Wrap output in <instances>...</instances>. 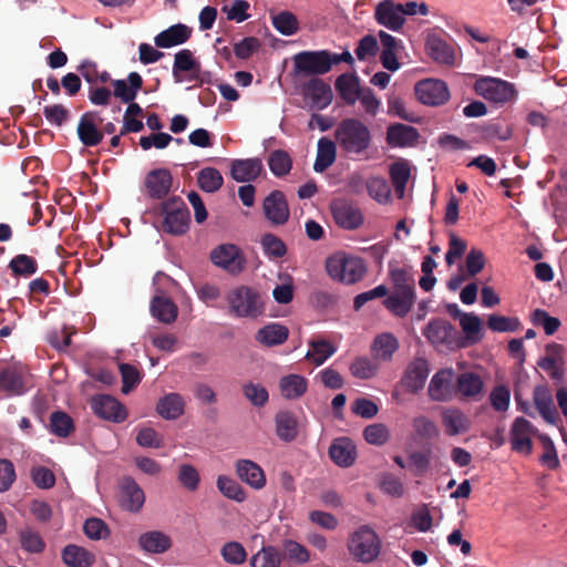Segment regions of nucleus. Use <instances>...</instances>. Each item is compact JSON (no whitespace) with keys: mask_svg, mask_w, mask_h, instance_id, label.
I'll use <instances>...</instances> for the list:
<instances>
[{"mask_svg":"<svg viewBox=\"0 0 567 567\" xmlns=\"http://www.w3.org/2000/svg\"><path fill=\"white\" fill-rule=\"evenodd\" d=\"M389 277L393 285V292L386 297L383 305L390 312L403 318L412 310L416 300L413 268L389 264Z\"/></svg>","mask_w":567,"mask_h":567,"instance_id":"nucleus-1","label":"nucleus"},{"mask_svg":"<svg viewBox=\"0 0 567 567\" xmlns=\"http://www.w3.org/2000/svg\"><path fill=\"white\" fill-rule=\"evenodd\" d=\"M333 136L341 153L350 157L365 155L373 141L369 126L357 117L341 120Z\"/></svg>","mask_w":567,"mask_h":567,"instance_id":"nucleus-2","label":"nucleus"},{"mask_svg":"<svg viewBox=\"0 0 567 567\" xmlns=\"http://www.w3.org/2000/svg\"><path fill=\"white\" fill-rule=\"evenodd\" d=\"M226 299L229 312L237 318L256 319L265 312L264 295L254 287L237 286L228 292Z\"/></svg>","mask_w":567,"mask_h":567,"instance_id":"nucleus-3","label":"nucleus"},{"mask_svg":"<svg viewBox=\"0 0 567 567\" xmlns=\"http://www.w3.org/2000/svg\"><path fill=\"white\" fill-rule=\"evenodd\" d=\"M326 270L332 279L353 285L363 279L367 265L361 257L340 251L327 258Z\"/></svg>","mask_w":567,"mask_h":567,"instance_id":"nucleus-4","label":"nucleus"},{"mask_svg":"<svg viewBox=\"0 0 567 567\" xmlns=\"http://www.w3.org/2000/svg\"><path fill=\"white\" fill-rule=\"evenodd\" d=\"M348 549L354 560L369 564L379 557L381 539L370 526L362 525L350 536Z\"/></svg>","mask_w":567,"mask_h":567,"instance_id":"nucleus-5","label":"nucleus"},{"mask_svg":"<svg viewBox=\"0 0 567 567\" xmlns=\"http://www.w3.org/2000/svg\"><path fill=\"white\" fill-rule=\"evenodd\" d=\"M163 216L162 229L164 233L179 236L189 228L190 213L185 202L179 196H172L159 206Z\"/></svg>","mask_w":567,"mask_h":567,"instance_id":"nucleus-6","label":"nucleus"},{"mask_svg":"<svg viewBox=\"0 0 567 567\" xmlns=\"http://www.w3.org/2000/svg\"><path fill=\"white\" fill-rule=\"evenodd\" d=\"M429 342L442 350H456L466 347L455 327L445 319H432L423 331Z\"/></svg>","mask_w":567,"mask_h":567,"instance_id":"nucleus-7","label":"nucleus"},{"mask_svg":"<svg viewBox=\"0 0 567 567\" xmlns=\"http://www.w3.org/2000/svg\"><path fill=\"white\" fill-rule=\"evenodd\" d=\"M332 69L330 51H301L293 56L295 73L301 76L318 78Z\"/></svg>","mask_w":567,"mask_h":567,"instance_id":"nucleus-8","label":"nucleus"},{"mask_svg":"<svg viewBox=\"0 0 567 567\" xmlns=\"http://www.w3.org/2000/svg\"><path fill=\"white\" fill-rule=\"evenodd\" d=\"M474 89L485 100L501 105L512 102L516 96L514 84L498 78L482 76L476 80Z\"/></svg>","mask_w":567,"mask_h":567,"instance_id":"nucleus-9","label":"nucleus"},{"mask_svg":"<svg viewBox=\"0 0 567 567\" xmlns=\"http://www.w3.org/2000/svg\"><path fill=\"white\" fill-rule=\"evenodd\" d=\"M210 260L215 266L234 276L243 272L246 265L243 251L234 244H221L215 247L210 251Z\"/></svg>","mask_w":567,"mask_h":567,"instance_id":"nucleus-10","label":"nucleus"},{"mask_svg":"<svg viewBox=\"0 0 567 567\" xmlns=\"http://www.w3.org/2000/svg\"><path fill=\"white\" fill-rule=\"evenodd\" d=\"M416 99L424 105L441 106L450 100L447 84L437 79H424L415 83Z\"/></svg>","mask_w":567,"mask_h":567,"instance_id":"nucleus-11","label":"nucleus"},{"mask_svg":"<svg viewBox=\"0 0 567 567\" xmlns=\"http://www.w3.org/2000/svg\"><path fill=\"white\" fill-rule=\"evenodd\" d=\"M262 212L266 219L271 225H285L290 216V209L285 194L281 190H272L262 202Z\"/></svg>","mask_w":567,"mask_h":567,"instance_id":"nucleus-12","label":"nucleus"},{"mask_svg":"<svg viewBox=\"0 0 567 567\" xmlns=\"http://www.w3.org/2000/svg\"><path fill=\"white\" fill-rule=\"evenodd\" d=\"M120 506L131 513H138L144 503L145 494L136 481L131 476H124L118 483Z\"/></svg>","mask_w":567,"mask_h":567,"instance_id":"nucleus-13","label":"nucleus"},{"mask_svg":"<svg viewBox=\"0 0 567 567\" xmlns=\"http://www.w3.org/2000/svg\"><path fill=\"white\" fill-rule=\"evenodd\" d=\"M374 18L380 25L395 32L400 31L405 23L402 3H395L392 0L379 2L374 11Z\"/></svg>","mask_w":567,"mask_h":567,"instance_id":"nucleus-14","label":"nucleus"},{"mask_svg":"<svg viewBox=\"0 0 567 567\" xmlns=\"http://www.w3.org/2000/svg\"><path fill=\"white\" fill-rule=\"evenodd\" d=\"M331 212L337 225L344 229H357L363 223V216L358 206L347 200H334Z\"/></svg>","mask_w":567,"mask_h":567,"instance_id":"nucleus-15","label":"nucleus"},{"mask_svg":"<svg viewBox=\"0 0 567 567\" xmlns=\"http://www.w3.org/2000/svg\"><path fill=\"white\" fill-rule=\"evenodd\" d=\"M484 382L474 372H462L457 375L454 385V394L461 400L477 401L483 394Z\"/></svg>","mask_w":567,"mask_h":567,"instance_id":"nucleus-16","label":"nucleus"},{"mask_svg":"<svg viewBox=\"0 0 567 567\" xmlns=\"http://www.w3.org/2000/svg\"><path fill=\"white\" fill-rule=\"evenodd\" d=\"M144 185L147 195L153 199H163L171 192L173 176L167 168H155L146 174Z\"/></svg>","mask_w":567,"mask_h":567,"instance_id":"nucleus-17","label":"nucleus"},{"mask_svg":"<svg viewBox=\"0 0 567 567\" xmlns=\"http://www.w3.org/2000/svg\"><path fill=\"white\" fill-rule=\"evenodd\" d=\"M303 95L311 102V107L321 111L332 102V90L329 84L319 78H311L303 85Z\"/></svg>","mask_w":567,"mask_h":567,"instance_id":"nucleus-18","label":"nucleus"},{"mask_svg":"<svg viewBox=\"0 0 567 567\" xmlns=\"http://www.w3.org/2000/svg\"><path fill=\"white\" fill-rule=\"evenodd\" d=\"M92 409L100 417L121 423L126 417L125 406L111 395H100L92 400Z\"/></svg>","mask_w":567,"mask_h":567,"instance_id":"nucleus-19","label":"nucleus"},{"mask_svg":"<svg viewBox=\"0 0 567 567\" xmlns=\"http://www.w3.org/2000/svg\"><path fill=\"white\" fill-rule=\"evenodd\" d=\"M150 311L157 321L166 324L175 322L178 316L176 303L159 289L151 300Z\"/></svg>","mask_w":567,"mask_h":567,"instance_id":"nucleus-20","label":"nucleus"},{"mask_svg":"<svg viewBox=\"0 0 567 567\" xmlns=\"http://www.w3.org/2000/svg\"><path fill=\"white\" fill-rule=\"evenodd\" d=\"M96 116L97 113L93 111L83 113L76 127L79 140L86 147L96 146L103 140V132L95 123Z\"/></svg>","mask_w":567,"mask_h":567,"instance_id":"nucleus-21","label":"nucleus"},{"mask_svg":"<svg viewBox=\"0 0 567 567\" xmlns=\"http://www.w3.org/2000/svg\"><path fill=\"white\" fill-rule=\"evenodd\" d=\"M262 168V163L257 157L233 159L230 163V176L236 182L249 183L259 177Z\"/></svg>","mask_w":567,"mask_h":567,"instance_id":"nucleus-22","label":"nucleus"},{"mask_svg":"<svg viewBox=\"0 0 567 567\" xmlns=\"http://www.w3.org/2000/svg\"><path fill=\"white\" fill-rule=\"evenodd\" d=\"M329 455L338 466L350 467L357 460V447L349 437H338L329 447Z\"/></svg>","mask_w":567,"mask_h":567,"instance_id":"nucleus-23","label":"nucleus"},{"mask_svg":"<svg viewBox=\"0 0 567 567\" xmlns=\"http://www.w3.org/2000/svg\"><path fill=\"white\" fill-rule=\"evenodd\" d=\"M113 95L123 103L133 102L143 86V79L137 72H131L126 80H112Z\"/></svg>","mask_w":567,"mask_h":567,"instance_id":"nucleus-24","label":"nucleus"},{"mask_svg":"<svg viewBox=\"0 0 567 567\" xmlns=\"http://www.w3.org/2000/svg\"><path fill=\"white\" fill-rule=\"evenodd\" d=\"M238 477L255 489H261L266 485L264 470L250 460H239L236 463Z\"/></svg>","mask_w":567,"mask_h":567,"instance_id":"nucleus-25","label":"nucleus"},{"mask_svg":"<svg viewBox=\"0 0 567 567\" xmlns=\"http://www.w3.org/2000/svg\"><path fill=\"white\" fill-rule=\"evenodd\" d=\"M429 363L424 358H415L406 368L403 384L411 391L423 388L429 377Z\"/></svg>","mask_w":567,"mask_h":567,"instance_id":"nucleus-26","label":"nucleus"},{"mask_svg":"<svg viewBox=\"0 0 567 567\" xmlns=\"http://www.w3.org/2000/svg\"><path fill=\"white\" fill-rule=\"evenodd\" d=\"M453 378L452 369H442L437 371L429 385V393L435 401H446L454 393L451 382Z\"/></svg>","mask_w":567,"mask_h":567,"instance_id":"nucleus-27","label":"nucleus"},{"mask_svg":"<svg viewBox=\"0 0 567 567\" xmlns=\"http://www.w3.org/2000/svg\"><path fill=\"white\" fill-rule=\"evenodd\" d=\"M190 35V28L185 24L177 23L159 32L155 37L154 42L157 48H172L187 42Z\"/></svg>","mask_w":567,"mask_h":567,"instance_id":"nucleus-28","label":"nucleus"},{"mask_svg":"<svg viewBox=\"0 0 567 567\" xmlns=\"http://www.w3.org/2000/svg\"><path fill=\"white\" fill-rule=\"evenodd\" d=\"M533 399L543 419L548 423H554L557 417V410L550 390L546 385H537L534 389Z\"/></svg>","mask_w":567,"mask_h":567,"instance_id":"nucleus-29","label":"nucleus"},{"mask_svg":"<svg viewBox=\"0 0 567 567\" xmlns=\"http://www.w3.org/2000/svg\"><path fill=\"white\" fill-rule=\"evenodd\" d=\"M337 141H331L328 137H321L317 145V156L313 164V169L317 173H323L329 168L337 158Z\"/></svg>","mask_w":567,"mask_h":567,"instance_id":"nucleus-30","label":"nucleus"},{"mask_svg":"<svg viewBox=\"0 0 567 567\" xmlns=\"http://www.w3.org/2000/svg\"><path fill=\"white\" fill-rule=\"evenodd\" d=\"M336 90L341 99L348 105H353L362 91L359 84V78L355 74L343 73L339 75L334 83Z\"/></svg>","mask_w":567,"mask_h":567,"instance_id":"nucleus-31","label":"nucleus"},{"mask_svg":"<svg viewBox=\"0 0 567 567\" xmlns=\"http://www.w3.org/2000/svg\"><path fill=\"white\" fill-rule=\"evenodd\" d=\"M419 138V132L415 127L404 124H393L388 127L386 143L391 146L412 145Z\"/></svg>","mask_w":567,"mask_h":567,"instance_id":"nucleus-32","label":"nucleus"},{"mask_svg":"<svg viewBox=\"0 0 567 567\" xmlns=\"http://www.w3.org/2000/svg\"><path fill=\"white\" fill-rule=\"evenodd\" d=\"M0 390L9 395H20L25 391L22 371L17 367H8L0 371Z\"/></svg>","mask_w":567,"mask_h":567,"instance_id":"nucleus-33","label":"nucleus"},{"mask_svg":"<svg viewBox=\"0 0 567 567\" xmlns=\"http://www.w3.org/2000/svg\"><path fill=\"white\" fill-rule=\"evenodd\" d=\"M288 336L287 327L279 323H269L257 331L255 339L265 347H275L286 342Z\"/></svg>","mask_w":567,"mask_h":567,"instance_id":"nucleus-34","label":"nucleus"},{"mask_svg":"<svg viewBox=\"0 0 567 567\" xmlns=\"http://www.w3.org/2000/svg\"><path fill=\"white\" fill-rule=\"evenodd\" d=\"M279 389L285 399L296 400L307 392L308 381L300 374H288L280 379Z\"/></svg>","mask_w":567,"mask_h":567,"instance_id":"nucleus-35","label":"nucleus"},{"mask_svg":"<svg viewBox=\"0 0 567 567\" xmlns=\"http://www.w3.org/2000/svg\"><path fill=\"white\" fill-rule=\"evenodd\" d=\"M62 560L69 567H91L95 557L84 547L70 544L62 550Z\"/></svg>","mask_w":567,"mask_h":567,"instance_id":"nucleus-36","label":"nucleus"},{"mask_svg":"<svg viewBox=\"0 0 567 567\" xmlns=\"http://www.w3.org/2000/svg\"><path fill=\"white\" fill-rule=\"evenodd\" d=\"M399 348V341L392 333H381L375 337L371 353L374 359L389 361Z\"/></svg>","mask_w":567,"mask_h":567,"instance_id":"nucleus-37","label":"nucleus"},{"mask_svg":"<svg viewBox=\"0 0 567 567\" xmlns=\"http://www.w3.org/2000/svg\"><path fill=\"white\" fill-rule=\"evenodd\" d=\"M430 56L441 63L452 65L455 60L454 49L439 37H430L426 43Z\"/></svg>","mask_w":567,"mask_h":567,"instance_id":"nucleus-38","label":"nucleus"},{"mask_svg":"<svg viewBox=\"0 0 567 567\" xmlns=\"http://www.w3.org/2000/svg\"><path fill=\"white\" fill-rule=\"evenodd\" d=\"M185 401L178 393H169L162 398L156 406L157 412L167 420H175L184 413Z\"/></svg>","mask_w":567,"mask_h":567,"instance_id":"nucleus-39","label":"nucleus"},{"mask_svg":"<svg viewBox=\"0 0 567 567\" xmlns=\"http://www.w3.org/2000/svg\"><path fill=\"white\" fill-rule=\"evenodd\" d=\"M309 348L305 358L317 367L323 364L326 360L332 357L337 351V348L324 339H311L309 341Z\"/></svg>","mask_w":567,"mask_h":567,"instance_id":"nucleus-40","label":"nucleus"},{"mask_svg":"<svg viewBox=\"0 0 567 567\" xmlns=\"http://www.w3.org/2000/svg\"><path fill=\"white\" fill-rule=\"evenodd\" d=\"M140 546L148 553H164L171 545V538L162 532H147L140 536Z\"/></svg>","mask_w":567,"mask_h":567,"instance_id":"nucleus-41","label":"nucleus"},{"mask_svg":"<svg viewBox=\"0 0 567 567\" xmlns=\"http://www.w3.org/2000/svg\"><path fill=\"white\" fill-rule=\"evenodd\" d=\"M460 326L465 334V337L462 338L466 342V347L482 340V321L477 315L473 312L464 315L463 318H461Z\"/></svg>","mask_w":567,"mask_h":567,"instance_id":"nucleus-42","label":"nucleus"},{"mask_svg":"<svg viewBox=\"0 0 567 567\" xmlns=\"http://www.w3.org/2000/svg\"><path fill=\"white\" fill-rule=\"evenodd\" d=\"M21 548L29 554H41L45 549V542L38 530L27 526L19 530Z\"/></svg>","mask_w":567,"mask_h":567,"instance_id":"nucleus-43","label":"nucleus"},{"mask_svg":"<svg viewBox=\"0 0 567 567\" xmlns=\"http://www.w3.org/2000/svg\"><path fill=\"white\" fill-rule=\"evenodd\" d=\"M197 184L202 190L215 193L221 188L224 178L217 168L205 167L197 174Z\"/></svg>","mask_w":567,"mask_h":567,"instance_id":"nucleus-44","label":"nucleus"},{"mask_svg":"<svg viewBox=\"0 0 567 567\" xmlns=\"http://www.w3.org/2000/svg\"><path fill=\"white\" fill-rule=\"evenodd\" d=\"M533 427H511L512 449L518 453L529 454L532 452V436L536 435Z\"/></svg>","mask_w":567,"mask_h":567,"instance_id":"nucleus-45","label":"nucleus"},{"mask_svg":"<svg viewBox=\"0 0 567 567\" xmlns=\"http://www.w3.org/2000/svg\"><path fill=\"white\" fill-rule=\"evenodd\" d=\"M563 347L558 343H549L546 346V353L547 355L545 358H542L538 361V365L546 371L550 378L559 380L563 375L561 370L558 367V360L555 357V354H558L561 351Z\"/></svg>","mask_w":567,"mask_h":567,"instance_id":"nucleus-46","label":"nucleus"},{"mask_svg":"<svg viewBox=\"0 0 567 567\" xmlns=\"http://www.w3.org/2000/svg\"><path fill=\"white\" fill-rule=\"evenodd\" d=\"M216 484L219 492L229 499L241 503L247 497L245 489L234 478L220 475L218 476Z\"/></svg>","mask_w":567,"mask_h":567,"instance_id":"nucleus-47","label":"nucleus"},{"mask_svg":"<svg viewBox=\"0 0 567 567\" xmlns=\"http://www.w3.org/2000/svg\"><path fill=\"white\" fill-rule=\"evenodd\" d=\"M280 553L274 546H264L250 558L251 567H280Z\"/></svg>","mask_w":567,"mask_h":567,"instance_id":"nucleus-48","label":"nucleus"},{"mask_svg":"<svg viewBox=\"0 0 567 567\" xmlns=\"http://www.w3.org/2000/svg\"><path fill=\"white\" fill-rule=\"evenodd\" d=\"M274 28L282 35H292L299 30V21L290 11H281L271 17Z\"/></svg>","mask_w":567,"mask_h":567,"instance_id":"nucleus-49","label":"nucleus"},{"mask_svg":"<svg viewBox=\"0 0 567 567\" xmlns=\"http://www.w3.org/2000/svg\"><path fill=\"white\" fill-rule=\"evenodd\" d=\"M9 268L14 276L30 277L38 271V262L33 257L20 254L10 260Z\"/></svg>","mask_w":567,"mask_h":567,"instance_id":"nucleus-50","label":"nucleus"},{"mask_svg":"<svg viewBox=\"0 0 567 567\" xmlns=\"http://www.w3.org/2000/svg\"><path fill=\"white\" fill-rule=\"evenodd\" d=\"M268 165L275 176L282 177L290 172L292 159L286 151L276 150L270 154Z\"/></svg>","mask_w":567,"mask_h":567,"instance_id":"nucleus-51","label":"nucleus"},{"mask_svg":"<svg viewBox=\"0 0 567 567\" xmlns=\"http://www.w3.org/2000/svg\"><path fill=\"white\" fill-rule=\"evenodd\" d=\"M197 68V60L188 49H183L175 54L173 75L176 82H181V72H187Z\"/></svg>","mask_w":567,"mask_h":567,"instance_id":"nucleus-52","label":"nucleus"},{"mask_svg":"<svg viewBox=\"0 0 567 567\" xmlns=\"http://www.w3.org/2000/svg\"><path fill=\"white\" fill-rule=\"evenodd\" d=\"M537 439L539 440L543 447V454L539 458L540 463L549 470L558 468L559 460L551 439L546 434H537Z\"/></svg>","mask_w":567,"mask_h":567,"instance_id":"nucleus-53","label":"nucleus"},{"mask_svg":"<svg viewBox=\"0 0 567 567\" xmlns=\"http://www.w3.org/2000/svg\"><path fill=\"white\" fill-rule=\"evenodd\" d=\"M177 480L183 487L189 492H195L200 483V476L195 466L182 464L178 467Z\"/></svg>","mask_w":567,"mask_h":567,"instance_id":"nucleus-54","label":"nucleus"},{"mask_svg":"<svg viewBox=\"0 0 567 567\" xmlns=\"http://www.w3.org/2000/svg\"><path fill=\"white\" fill-rule=\"evenodd\" d=\"M390 177L396 192L403 193L410 178V166L406 162H395L390 166Z\"/></svg>","mask_w":567,"mask_h":567,"instance_id":"nucleus-55","label":"nucleus"},{"mask_svg":"<svg viewBox=\"0 0 567 567\" xmlns=\"http://www.w3.org/2000/svg\"><path fill=\"white\" fill-rule=\"evenodd\" d=\"M532 321L535 326L543 327L547 336H553L560 327V320L543 309H536L532 313Z\"/></svg>","mask_w":567,"mask_h":567,"instance_id":"nucleus-56","label":"nucleus"},{"mask_svg":"<svg viewBox=\"0 0 567 567\" xmlns=\"http://www.w3.org/2000/svg\"><path fill=\"white\" fill-rule=\"evenodd\" d=\"M118 369L123 382L122 392L127 394L140 384L142 380L141 373L136 367L130 363H121Z\"/></svg>","mask_w":567,"mask_h":567,"instance_id":"nucleus-57","label":"nucleus"},{"mask_svg":"<svg viewBox=\"0 0 567 567\" xmlns=\"http://www.w3.org/2000/svg\"><path fill=\"white\" fill-rule=\"evenodd\" d=\"M221 557L228 564L240 565L247 558V551L245 547L238 542L226 543L221 550Z\"/></svg>","mask_w":567,"mask_h":567,"instance_id":"nucleus-58","label":"nucleus"},{"mask_svg":"<svg viewBox=\"0 0 567 567\" xmlns=\"http://www.w3.org/2000/svg\"><path fill=\"white\" fill-rule=\"evenodd\" d=\"M517 318H509L501 315H491L487 319V327L494 332H514L519 328Z\"/></svg>","mask_w":567,"mask_h":567,"instance_id":"nucleus-59","label":"nucleus"},{"mask_svg":"<svg viewBox=\"0 0 567 567\" xmlns=\"http://www.w3.org/2000/svg\"><path fill=\"white\" fill-rule=\"evenodd\" d=\"M245 398L255 406H264L269 399L267 389L259 383H246L243 386Z\"/></svg>","mask_w":567,"mask_h":567,"instance_id":"nucleus-60","label":"nucleus"},{"mask_svg":"<svg viewBox=\"0 0 567 567\" xmlns=\"http://www.w3.org/2000/svg\"><path fill=\"white\" fill-rule=\"evenodd\" d=\"M261 246L268 257L281 258L287 254L285 243L274 234H265L261 237Z\"/></svg>","mask_w":567,"mask_h":567,"instance_id":"nucleus-61","label":"nucleus"},{"mask_svg":"<svg viewBox=\"0 0 567 567\" xmlns=\"http://www.w3.org/2000/svg\"><path fill=\"white\" fill-rule=\"evenodd\" d=\"M349 369H350L351 374L354 378L370 379L377 373L378 365L374 364L367 357H359L353 360V362L350 364Z\"/></svg>","mask_w":567,"mask_h":567,"instance_id":"nucleus-62","label":"nucleus"},{"mask_svg":"<svg viewBox=\"0 0 567 567\" xmlns=\"http://www.w3.org/2000/svg\"><path fill=\"white\" fill-rule=\"evenodd\" d=\"M481 134L486 140L507 141L512 137V130L509 126H503L498 122L486 123L480 128Z\"/></svg>","mask_w":567,"mask_h":567,"instance_id":"nucleus-63","label":"nucleus"},{"mask_svg":"<svg viewBox=\"0 0 567 567\" xmlns=\"http://www.w3.org/2000/svg\"><path fill=\"white\" fill-rule=\"evenodd\" d=\"M367 189L369 195L379 203H384L390 197V188L386 181L382 177L369 178L367 182Z\"/></svg>","mask_w":567,"mask_h":567,"instance_id":"nucleus-64","label":"nucleus"}]
</instances>
